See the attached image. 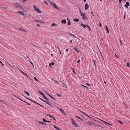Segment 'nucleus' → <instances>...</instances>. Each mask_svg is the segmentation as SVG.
<instances>
[{
  "mask_svg": "<svg viewBox=\"0 0 130 130\" xmlns=\"http://www.w3.org/2000/svg\"><path fill=\"white\" fill-rule=\"evenodd\" d=\"M49 3H50V4H51L53 6H54L55 8H56L57 9H58L59 10V7H57L56 6V4L55 3H54L53 2H52L50 0L49 1Z\"/></svg>",
  "mask_w": 130,
  "mask_h": 130,
  "instance_id": "nucleus-1",
  "label": "nucleus"
},
{
  "mask_svg": "<svg viewBox=\"0 0 130 130\" xmlns=\"http://www.w3.org/2000/svg\"><path fill=\"white\" fill-rule=\"evenodd\" d=\"M80 13H81V15L83 19L84 20H85L87 19V18L86 15L85 13H83L81 11H80Z\"/></svg>",
  "mask_w": 130,
  "mask_h": 130,
  "instance_id": "nucleus-2",
  "label": "nucleus"
},
{
  "mask_svg": "<svg viewBox=\"0 0 130 130\" xmlns=\"http://www.w3.org/2000/svg\"><path fill=\"white\" fill-rule=\"evenodd\" d=\"M33 7L34 8V10L37 11V12H38V13H41V11L40 10V9L38 8L35 5H34L33 6Z\"/></svg>",
  "mask_w": 130,
  "mask_h": 130,
  "instance_id": "nucleus-3",
  "label": "nucleus"
},
{
  "mask_svg": "<svg viewBox=\"0 0 130 130\" xmlns=\"http://www.w3.org/2000/svg\"><path fill=\"white\" fill-rule=\"evenodd\" d=\"M14 4L17 7V8H20L21 7V5L18 3H14Z\"/></svg>",
  "mask_w": 130,
  "mask_h": 130,
  "instance_id": "nucleus-4",
  "label": "nucleus"
},
{
  "mask_svg": "<svg viewBox=\"0 0 130 130\" xmlns=\"http://www.w3.org/2000/svg\"><path fill=\"white\" fill-rule=\"evenodd\" d=\"M72 122L73 124L75 126V127H76L78 126V125L76 124L75 122L73 120V119H71Z\"/></svg>",
  "mask_w": 130,
  "mask_h": 130,
  "instance_id": "nucleus-5",
  "label": "nucleus"
},
{
  "mask_svg": "<svg viewBox=\"0 0 130 130\" xmlns=\"http://www.w3.org/2000/svg\"><path fill=\"white\" fill-rule=\"evenodd\" d=\"M89 7V5L87 3H86L85 4V10H86L88 9Z\"/></svg>",
  "mask_w": 130,
  "mask_h": 130,
  "instance_id": "nucleus-6",
  "label": "nucleus"
},
{
  "mask_svg": "<svg viewBox=\"0 0 130 130\" xmlns=\"http://www.w3.org/2000/svg\"><path fill=\"white\" fill-rule=\"evenodd\" d=\"M46 93L51 98H52V99H53V100H56V99H55V98H54V97H53V96H52L50 95L49 94L47 93Z\"/></svg>",
  "mask_w": 130,
  "mask_h": 130,
  "instance_id": "nucleus-7",
  "label": "nucleus"
},
{
  "mask_svg": "<svg viewBox=\"0 0 130 130\" xmlns=\"http://www.w3.org/2000/svg\"><path fill=\"white\" fill-rule=\"evenodd\" d=\"M80 25L82 26L84 28H85L87 27V26L88 25H84L83 23H81L80 24Z\"/></svg>",
  "mask_w": 130,
  "mask_h": 130,
  "instance_id": "nucleus-8",
  "label": "nucleus"
},
{
  "mask_svg": "<svg viewBox=\"0 0 130 130\" xmlns=\"http://www.w3.org/2000/svg\"><path fill=\"white\" fill-rule=\"evenodd\" d=\"M59 110L64 114L66 115V114L64 112V110L63 109H62L61 108H59Z\"/></svg>",
  "mask_w": 130,
  "mask_h": 130,
  "instance_id": "nucleus-9",
  "label": "nucleus"
},
{
  "mask_svg": "<svg viewBox=\"0 0 130 130\" xmlns=\"http://www.w3.org/2000/svg\"><path fill=\"white\" fill-rule=\"evenodd\" d=\"M61 22L62 24H66L67 23L65 19L62 20H61Z\"/></svg>",
  "mask_w": 130,
  "mask_h": 130,
  "instance_id": "nucleus-10",
  "label": "nucleus"
},
{
  "mask_svg": "<svg viewBox=\"0 0 130 130\" xmlns=\"http://www.w3.org/2000/svg\"><path fill=\"white\" fill-rule=\"evenodd\" d=\"M18 13H20L22 15H24V12L23 11H18Z\"/></svg>",
  "mask_w": 130,
  "mask_h": 130,
  "instance_id": "nucleus-11",
  "label": "nucleus"
},
{
  "mask_svg": "<svg viewBox=\"0 0 130 130\" xmlns=\"http://www.w3.org/2000/svg\"><path fill=\"white\" fill-rule=\"evenodd\" d=\"M19 29L21 31H23L25 32L27 31L25 29H23L21 28H19Z\"/></svg>",
  "mask_w": 130,
  "mask_h": 130,
  "instance_id": "nucleus-12",
  "label": "nucleus"
},
{
  "mask_svg": "<svg viewBox=\"0 0 130 130\" xmlns=\"http://www.w3.org/2000/svg\"><path fill=\"white\" fill-rule=\"evenodd\" d=\"M73 48L78 53L79 52V51L77 49L76 47H75Z\"/></svg>",
  "mask_w": 130,
  "mask_h": 130,
  "instance_id": "nucleus-13",
  "label": "nucleus"
},
{
  "mask_svg": "<svg viewBox=\"0 0 130 130\" xmlns=\"http://www.w3.org/2000/svg\"><path fill=\"white\" fill-rule=\"evenodd\" d=\"M54 127L55 128H56V129L58 130H62V129H60V128H59L58 127H56V126L55 125H54Z\"/></svg>",
  "mask_w": 130,
  "mask_h": 130,
  "instance_id": "nucleus-14",
  "label": "nucleus"
},
{
  "mask_svg": "<svg viewBox=\"0 0 130 130\" xmlns=\"http://www.w3.org/2000/svg\"><path fill=\"white\" fill-rule=\"evenodd\" d=\"M73 21H76L78 22L79 21V20L77 18H75L73 19Z\"/></svg>",
  "mask_w": 130,
  "mask_h": 130,
  "instance_id": "nucleus-15",
  "label": "nucleus"
},
{
  "mask_svg": "<svg viewBox=\"0 0 130 130\" xmlns=\"http://www.w3.org/2000/svg\"><path fill=\"white\" fill-rule=\"evenodd\" d=\"M54 62H53L52 63H50L49 64V66L50 67H52V65H54Z\"/></svg>",
  "mask_w": 130,
  "mask_h": 130,
  "instance_id": "nucleus-16",
  "label": "nucleus"
},
{
  "mask_svg": "<svg viewBox=\"0 0 130 130\" xmlns=\"http://www.w3.org/2000/svg\"><path fill=\"white\" fill-rule=\"evenodd\" d=\"M105 27H106V30L107 31V33H109V30L107 27V26L106 25L105 26Z\"/></svg>",
  "mask_w": 130,
  "mask_h": 130,
  "instance_id": "nucleus-17",
  "label": "nucleus"
},
{
  "mask_svg": "<svg viewBox=\"0 0 130 130\" xmlns=\"http://www.w3.org/2000/svg\"><path fill=\"white\" fill-rule=\"evenodd\" d=\"M87 123L89 125H92V124L93 123H92L91 121H90L88 122H87Z\"/></svg>",
  "mask_w": 130,
  "mask_h": 130,
  "instance_id": "nucleus-18",
  "label": "nucleus"
},
{
  "mask_svg": "<svg viewBox=\"0 0 130 130\" xmlns=\"http://www.w3.org/2000/svg\"><path fill=\"white\" fill-rule=\"evenodd\" d=\"M17 98H18V99H19L20 100H21L22 101H23L24 102H25V103H27V104H28L29 105H30V104H29V103H27V102H25V101H23V100H22V99H20V98H18V97H17Z\"/></svg>",
  "mask_w": 130,
  "mask_h": 130,
  "instance_id": "nucleus-19",
  "label": "nucleus"
},
{
  "mask_svg": "<svg viewBox=\"0 0 130 130\" xmlns=\"http://www.w3.org/2000/svg\"><path fill=\"white\" fill-rule=\"evenodd\" d=\"M24 92L25 93H26L29 96L30 95V94L28 92H27L26 91H24Z\"/></svg>",
  "mask_w": 130,
  "mask_h": 130,
  "instance_id": "nucleus-20",
  "label": "nucleus"
},
{
  "mask_svg": "<svg viewBox=\"0 0 130 130\" xmlns=\"http://www.w3.org/2000/svg\"><path fill=\"white\" fill-rule=\"evenodd\" d=\"M51 26H57V25L56 24H55L54 23H53V24H52V25H51Z\"/></svg>",
  "mask_w": 130,
  "mask_h": 130,
  "instance_id": "nucleus-21",
  "label": "nucleus"
},
{
  "mask_svg": "<svg viewBox=\"0 0 130 130\" xmlns=\"http://www.w3.org/2000/svg\"><path fill=\"white\" fill-rule=\"evenodd\" d=\"M36 22H38L40 23H42L43 22L41 20H36Z\"/></svg>",
  "mask_w": 130,
  "mask_h": 130,
  "instance_id": "nucleus-22",
  "label": "nucleus"
},
{
  "mask_svg": "<svg viewBox=\"0 0 130 130\" xmlns=\"http://www.w3.org/2000/svg\"><path fill=\"white\" fill-rule=\"evenodd\" d=\"M70 34L71 35V36H73L74 37H75V38H76V36L75 35H74V34H71V33H70Z\"/></svg>",
  "mask_w": 130,
  "mask_h": 130,
  "instance_id": "nucleus-23",
  "label": "nucleus"
},
{
  "mask_svg": "<svg viewBox=\"0 0 130 130\" xmlns=\"http://www.w3.org/2000/svg\"><path fill=\"white\" fill-rule=\"evenodd\" d=\"M62 84H63V87H64L65 88H66L67 87V86H66V85L65 84H64V83L63 82H62Z\"/></svg>",
  "mask_w": 130,
  "mask_h": 130,
  "instance_id": "nucleus-24",
  "label": "nucleus"
},
{
  "mask_svg": "<svg viewBox=\"0 0 130 130\" xmlns=\"http://www.w3.org/2000/svg\"><path fill=\"white\" fill-rule=\"evenodd\" d=\"M39 123L42 124L43 125H46V124L45 123L39 121Z\"/></svg>",
  "mask_w": 130,
  "mask_h": 130,
  "instance_id": "nucleus-25",
  "label": "nucleus"
},
{
  "mask_svg": "<svg viewBox=\"0 0 130 130\" xmlns=\"http://www.w3.org/2000/svg\"><path fill=\"white\" fill-rule=\"evenodd\" d=\"M42 119L43 121L45 123L47 122V121L46 120H45L44 118H43Z\"/></svg>",
  "mask_w": 130,
  "mask_h": 130,
  "instance_id": "nucleus-26",
  "label": "nucleus"
},
{
  "mask_svg": "<svg viewBox=\"0 0 130 130\" xmlns=\"http://www.w3.org/2000/svg\"><path fill=\"white\" fill-rule=\"evenodd\" d=\"M38 92L40 93V94L42 95L44 94L42 92L40 91L39 90Z\"/></svg>",
  "mask_w": 130,
  "mask_h": 130,
  "instance_id": "nucleus-27",
  "label": "nucleus"
},
{
  "mask_svg": "<svg viewBox=\"0 0 130 130\" xmlns=\"http://www.w3.org/2000/svg\"><path fill=\"white\" fill-rule=\"evenodd\" d=\"M34 79L36 81H37V82H39V80L38 79H37V78L36 77H34Z\"/></svg>",
  "mask_w": 130,
  "mask_h": 130,
  "instance_id": "nucleus-28",
  "label": "nucleus"
},
{
  "mask_svg": "<svg viewBox=\"0 0 130 130\" xmlns=\"http://www.w3.org/2000/svg\"><path fill=\"white\" fill-rule=\"evenodd\" d=\"M126 4L127 6H129V3L128 2H126Z\"/></svg>",
  "mask_w": 130,
  "mask_h": 130,
  "instance_id": "nucleus-29",
  "label": "nucleus"
},
{
  "mask_svg": "<svg viewBox=\"0 0 130 130\" xmlns=\"http://www.w3.org/2000/svg\"><path fill=\"white\" fill-rule=\"evenodd\" d=\"M105 124H107V125H109L110 126H112V125L111 124H110V123H107L106 122H105Z\"/></svg>",
  "mask_w": 130,
  "mask_h": 130,
  "instance_id": "nucleus-30",
  "label": "nucleus"
},
{
  "mask_svg": "<svg viewBox=\"0 0 130 130\" xmlns=\"http://www.w3.org/2000/svg\"><path fill=\"white\" fill-rule=\"evenodd\" d=\"M68 25H71V23L70 22V21H68Z\"/></svg>",
  "mask_w": 130,
  "mask_h": 130,
  "instance_id": "nucleus-31",
  "label": "nucleus"
},
{
  "mask_svg": "<svg viewBox=\"0 0 130 130\" xmlns=\"http://www.w3.org/2000/svg\"><path fill=\"white\" fill-rule=\"evenodd\" d=\"M45 102L48 105H50L51 106V107H52V105H51L50 104H49V103L48 102H46V101H45Z\"/></svg>",
  "mask_w": 130,
  "mask_h": 130,
  "instance_id": "nucleus-32",
  "label": "nucleus"
},
{
  "mask_svg": "<svg viewBox=\"0 0 130 130\" xmlns=\"http://www.w3.org/2000/svg\"><path fill=\"white\" fill-rule=\"evenodd\" d=\"M118 121L121 124H123V123L120 120H118Z\"/></svg>",
  "mask_w": 130,
  "mask_h": 130,
  "instance_id": "nucleus-33",
  "label": "nucleus"
},
{
  "mask_svg": "<svg viewBox=\"0 0 130 130\" xmlns=\"http://www.w3.org/2000/svg\"><path fill=\"white\" fill-rule=\"evenodd\" d=\"M119 40L120 41V43L121 45V46H122V42L121 41V39H119Z\"/></svg>",
  "mask_w": 130,
  "mask_h": 130,
  "instance_id": "nucleus-34",
  "label": "nucleus"
},
{
  "mask_svg": "<svg viewBox=\"0 0 130 130\" xmlns=\"http://www.w3.org/2000/svg\"><path fill=\"white\" fill-rule=\"evenodd\" d=\"M44 3L46 4L47 5H48V3H47V2L46 1H44Z\"/></svg>",
  "mask_w": 130,
  "mask_h": 130,
  "instance_id": "nucleus-35",
  "label": "nucleus"
},
{
  "mask_svg": "<svg viewBox=\"0 0 130 130\" xmlns=\"http://www.w3.org/2000/svg\"><path fill=\"white\" fill-rule=\"evenodd\" d=\"M93 61L94 62V64L95 65V66H96V64H95V62H96V61L94 60Z\"/></svg>",
  "mask_w": 130,
  "mask_h": 130,
  "instance_id": "nucleus-36",
  "label": "nucleus"
},
{
  "mask_svg": "<svg viewBox=\"0 0 130 130\" xmlns=\"http://www.w3.org/2000/svg\"><path fill=\"white\" fill-rule=\"evenodd\" d=\"M53 80L57 84H58L59 83V82L58 81H57L55 80L54 79H53Z\"/></svg>",
  "mask_w": 130,
  "mask_h": 130,
  "instance_id": "nucleus-37",
  "label": "nucleus"
},
{
  "mask_svg": "<svg viewBox=\"0 0 130 130\" xmlns=\"http://www.w3.org/2000/svg\"><path fill=\"white\" fill-rule=\"evenodd\" d=\"M39 98L40 100H41V101H43V102H45V101H44V100H43V99H41V98H40V97H39Z\"/></svg>",
  "mask_w": 130,
  "mask_h": 130,
  "instance_id": "nucleus-38",
  "label": "nucleus"
},
{
  "mask_svg": "<svg viewBox=\"0 0 130 130\" xmlns=\"http://www.w3.org/2000/svg\"><path fill=\"white\" fill-rule=\"evenodd\" d=\"M56 95L58 96H59V97H60L61 96V95L60 94H58V93L56 94Z\"/></svg>",
  "mask_w": 130,
  "mask_h": 130,
  "instance_id": "nucleus-39",
  "label": "nucleus"
},
{
  "mask_svg": "<svg viewBox=\"0 0 130 130\" xmlns=\"http://www.w3.org/2000/svg\"><path fill=\"white\" fill-rule=\"evenodd\" d=\"M75 117H76V118H77L78 119H80V120H82V119L80 118V117H78V116H75Z\"/></svg>",
  "mask_w": 130,
  "mask_h": 130,
  "instance_id": "nucleus-40",
  "label": "nucleus"
},
{
  "mask_svg": "<svg viewBox=\"0 0 130 130\" xmlns=\"http://www.w3.org/2000/svg\"><path fill=\"white\" fill-rule=\"evenodd\" d=\"M129 66V64L128 62H127V66L128 67Z\"/></svg>",
  "mask_w": 130,
  "mask_h": 130,
  "instance_id": "nucleus-41",
  "label": "nucleus"
},
{
  "mask_svg": "<svg viewBox=\"0 0 130 130\" xmlns=\"http://www.w3.org/2000/svg\"><path fill=\"white\" fill-rule=\"evenodd\" d=\"M87 28H88V29H89V30H90H90H91V29H90V27L89 26H88V25L87 26Z\"/></svg>",
  "mask_w": 130,
  "mask_h": 130,
  "instance_id": "nucleus-42",
  "label": "nucleus"
},
{
  "mask_svg": "<svg viewBox=\"0 0 130 130\" xmlns=\"http://www.w3.org/2000/svg\"><path fill=\"white\" fill-rule=\"evenodd\" d=\"M99 22H100L99 26L100 27H101L102 26L101 23H100V21H99Z\"/></svg>",
  "mask_w": 130,
  "mask_h": 130,
  "instance_id": "nucleus-43",
  "label": "nucleus"
},
{
  "mask_svg": "<svg viewBox=\"0 0 130 130\" xmlns=\"http://www.w3.org/2000/svg\"><path fill=\"white\" fill-rule=\"evenodd\" d=\"M0 63H1L2 65L3 66H4V64L3 63H2V62L0 60Z\"/></svg>",
  "mask_w": 130,
  "mask_h": 130,
  "instance_id": "nucleus-44",
  "label": "nucleus"
},
{
  "mask_svg": "<svg viewBox=\"0 0 130 130\" xmlns=\"http://www.w3.org/2000/svg\"><path fill=\"white\" fill-rule=\"evenodd\" d=\"M82 85L84 87H85V88H87V89H88V88L86 86H84V85Z\"/></svg>",
  "mask_w": 130,
  "mask_h": 130,
  "instance_id": "nucleus-45",
  "label": "nucleus"
},
{
  "mask_svg": "<svg viewBox=\"0 0 130 130\" xmlns=\"http://www.w3.org/2000/svg\"><path fill=\"white\" fill-rule=\"evenodd\" d=\"M91 14H92V15L93 16V17H94V14H93V12H91Z\"/></svg>",
  "mask_w": 130,
  "mask_h": 130,
  "instance_id": "nucleus-46",
  "label": "nucleus"
},
{
  "mask_svg": "<svg viewBox=\"0 0 130 130\" xmlns=\"http://www.w3.org/2000/svg\"><path fill=\"white\" fill-rule=\"evenodd\" d=\"M45 115L49 117L50 116V115L49 114H45Z\"/></svg>",
  "mask_w": 130,
  "mask_h": 130,
  "instance_id": "nucleus-47",
  "label": "nucleus"
},
{
  "mask_svg": "<svg viewBox=\"0 0 130 130\" xmlns=\"http://www.w3.org/2000/svg\"><path fill=\"white\" fill-rule=\"evenodd\" d=\"M124 6H125V7L127 8H128V6L126 5V4Z\"/></svg>",
  "mask_w": 130,
  "mask_h": 130,
  "instance_id": "nucleus-48",
  "label": "nucleus"
},
{
  "mask_svg": "<svg viewBox=\"0 0 130 130\" xmlns=\"http://www.w3.org/2000/svg\"><path fill=\"white\" fill-rule=\"evenodd\" d=\"M73 69V72L75 74H76V73L75 72V71H74V70Z\"/></svg>",
  "mask_w": 130,
  "mask_h": 130,
  "instance_id": "nucleus-49",
  "label": "nucleus"
},
{
  "mask_svg": "<svg viewBox=\"0 0 130 130\" xmlns=\"http://www.w3.org/2000/svg\"><path fill=\"white\" fill-rule=\"evenodd\" d=\"M57 47L59 51H60V49L59 48V47L58 46H57Z\"/></svg>",
  "mask_w": 130,
  "mask_h": 130,
  "instance_id": "nucleus-50",
  "label": "nucleus"
},
{
  "mask_svg": "<svg viewBox=\"0 0 130 130\" xmlns=\"http://www.w3.org/2000/svg\"><path fill=\"white\" fill-rule=\"evenodd\" d=\"M50 118H53V116H51V115H50V116L49 117Z\"/></svg>",
  "mask_w": 130,
  "mask_h": 130,
  "instance_id": "nucleus-51",
  "label": "nucleus"
},
{
  "mask_svg": "<svg viewBox=\"0 0 130 130\" xmlns=\"http://www.w3.org/2000/svg\"><path fill=\"white\" fill-rule=\"evenodd\" d=\"M80 62V60L79 59L78 61L77 62V63H79Z\"/></svg>",
  "mask_w": 130,
  "mask_h": 130,
  "instance_id": "nucleus-52",
  "label": "nucleus"
},
{
  "mask_svg": "<svg viewBox=\"0 0 130 130\" xmlns=\"http://www.w3.org/2000/svg\"><path fill=\"white\" fill-rule=\"evenodd\" d=\"M30 62L31 63L32 65V66L33 67H34V64H33L30 61Z\"/></svg>",
  "mask_w": 130,
  "mask_h": 130,
  "instance_id": "nucleus-53",
  "label": "nucleus"
},
{
  "mask_svg": "<svg viewBox=\"0 0 130 130\" xmlns=\"http://www.w3.org/2000/svg\"><path fill=\"white\" fill-rule=\"evenodd\" d=\"M84 113V114L85 115H86L87 116L89 117L90 118H91V117H89V116H88L87 115V114H86L85 113Z\"/></svg>",
  "mask_w": 130,
  "mask_h": 130,
  "instance_id": "nucleus-54",
  "label": "nucleus"
},
{
  "mask_svg": "<svg viewBox=\"0 0 130 130\" xmlns=\"http://www.w3.org/2000/svg\"><path fill=\"white\" fill-rule=\"evenodd\" d=\"M0 102H4V101L3 100H0Z\"/></svg>",
  "mask_w": 130,
  "mask_h": 130,
  "instance_id": "nucleus-55",
  "label": "nucleus"
},
{
  "mask_svg": "<svg viewBox=\"0 0 130 130\" xmlns=\"http://www.w3.org/2000/svg\"><path fill=\"white\" fill-rule=\"evenodd\" d=\"M45 100H46L47 101H49V100L47 98Z\"/></svg>",
  "mask_w": 130,
  "mask_h": 130,
  "instance_id": "nucleus-56",
  "label": "nucleus"
},
{
  "mask_svg": "<svg viewBox=\"0 0 130 130\" xmlns=\"http://www.w3.org/2000/svg\"><path fill=\"white\" fill-rule=\"evenodd\" d=\"M34 103H36L37 104H39L37 102H35V101H34Z\"/></svg>",
  "mask_w": 130,
  "mask_h": 130,
  "instance_id": "nucleus-57",
  "label": "nucleus"
},
{
  "mask_svg": "<svg viewBox=\"0 0 130 130\" xmlns=\"http://www.w3.org/2000/svg\"><path fill=\"white\" fill-rule=\"evenodd\" d=\"M38 105H40V106H42V107H44V106H43V105H40V104H38Z\"/></svg>",
  "mask_w": 130,
  "mask_h": 130,
  "instance_id": "nucleus-58",
  "label": "nucleus"
},
{
  "mask_svg": "<svg viewBox=\"0 0 130 130\" xmlns=\"http://www.w3.org/2000/svg\"><path fill=\"white\" fill-rule=\"evenodd\" d=\"M26 98L27 99H28V100H31V99H29V98H27V97H26Z\"/></svg>",
  "mask_w": 130,
  "mask_h": 130,
  "instance_id": "nucleus-59",
  "label": "nucleus"
},
{
  "mask_svg": "<svg viewBox=\"0 0 130 130\" xmlns=\"http://www.w3.org/2000/svg\"><path fill=\"white\" fill-rule=\"evenodd\" d=\"M67 19L68 21H70V20L68 18H67Z\"/></svg>",
  "mask_w": 130,
  "mask_h": 130,
  "instance_id": "nucleus-60",
  "label": "nucleus"
},
{
  "mask_svg": "<svg viewBox=\"0 0 130 130\" xmlns=\"http://www.w3.org/2000/svg\"><path fill=\"white\" fill-rule=\"evenodd\" d=\"M66 51H67V52H68V51H69V49H68V48H67V49H66Z\"/></svg>",
  "mask_w": 130,
  "mask_h": 130,
  "instance_id": "nucleus-61",
  "label": "nucleus"
},
{
  "mask_svg": "<svg viewBox=\"0 0 130 130\" xmlns=\"http://www.w3.org/2000/svg\"><path fill=\"white\" fill-rule=\"evenodd\" d=\"M125 15H124V19H125Z\"/></svg>",
  "mask_w": 130,
  "mask_h": 130,
  "instance_id": "nucleus-62",
  "label": "nucleus"
},
{
  "mask_svg": "<svg viewBox=\"0 0 130 130\" xmlns=\"http://www.w3.org/2000/svg\"><path fill=\"white\" fill-rule=\"evenodd\" d=\"M86 85H90V84H89L88 83H87L86 84Z\"/></svg>",
  "mask_w": 130,
  "mask_h": 130,
  "instance_id": "nucleus-63",
  "label": "nucleus"
},
{
  "mask_svg": "<svg viewBox=\"0 0 130 130\" xmlns=\"http://www.w3.org/2000/svg\"><path fill=\"white\" fill-rule=\"evenodd\" d=\"M51 55L52 56H53V54H51Z\"/></svg>",
  "mask_w": 130,
  "mask_h": 130,
  "instance_id": "nucleus-64",
  "label": "nucleus"
}]
</instances>
